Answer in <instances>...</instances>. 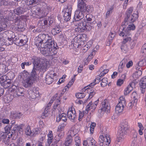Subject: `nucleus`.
<instances>
[{
	"instance_id": "12",
	"label": "nucleus",
	"mask_w": 146,
	"mask_h": 146,
	"mask_svg": "<svg viewBox=\"0 0 146 146\" xmlns=\"http://www.w3.org/2000/svg\"><path fill=\"white\" fill-rule=\"evenodd\" d=\"M99 101V100L98 99L93 103L92 101H91L87 106L86 110L88 111L90 110H90H92L91 111H94L96 108Z\"/></svg>"
},
{
	"instance_id": "38",
	"label": "nucleus",
	"mask_w": 146,
	"mask_h": 146,
	"mask_svg": "<svg viewBox=\"0 0 146 146\" xmlns=\"http://www.w3.org/2000/svg\"><path fill=\"white\" fill-rule=\"evenodd\" d=\"M141 53H142L144 57H146V43L144 44L141 48Z\"/></svg>"
},
{
	"instance_id": "8",
	"label": "nucleus",
	"mask_w": 146,
	"mask_h": 146,
	"mask_svg": "<svg viewBox=\"0 0 146 146\" xmlns=\"http://www.w3.org/2000/svg\"><path fill=\"white\" fill-rule=\"evenodd\" d=\"M74 24L76 26L80 27L82 29L86 31H90L92 27L89 25H88L86 22L84 20H80L74 23Z\"/></svg>"
},
{
	"instance_id": "51",
	"label": "nucleus",
	"mask_w": 146,
	"mask_h": 146,
	"mask_svg": "<svg viewBox=\"0 0 146 146\" xmlns=\"http://www.w3.org/2000/svg\"><path fill=\"white\" fill-rule=\"evenodd\" d=\"M54 21V19L53 18L48 17V21L49 23H48V27L51 26L53 23Z\"/></svg>"
},
{
	"instance_id": "30",
	"label": "nucleus",
	"mask_w": 146,
	"mask_h": 146,
	"mask_svg": "<svg viewBox=\"0 0 146 146\" xmlns=\"http://www.w3.org/2000/svg\"><path fill=\"white\" fill-rule=\"evenodd\" d=\"M35 94V93L33 90H28L27 96L33 99H35L36 98Z\"/></svg>"
},
{
	"instance_id": "19",
	"label": "nucleus",
	"mask_w": 146,
	"mask_h": 146,
	"mask_svg": "<svg viewBox=\"0 0 146 146\" xmlns=\"http://www.w3.org/2000/svg\"><path fill=\"white\" fill-rule=\"evenodd\" d=\"M72 133H73V131H71L70 132L71 134L68 135L67 137L65 142V146H69L71 144L72 141Z\"/></svg>"
},
{
	"instance_id": "37",
	"label": "nucleus",
	"mask_w": 146,
	"mask_h": 146,
	"mask_svg": "<svg viewBox=\"0 0 146 146\" xmlns=\"http://www.w3.org/2000/svg\"><path fill=\"white\" fill-rule=\"evenodd\" d=\"M64 20L66 21H69L71 19V14H70L69 13H64Z\"/></svg>"
},
{
	"instance_id": "43",
	"label": "nucleus",
	"mask_w": 146,
	"mask_h": 146,
	"mask_svg": "<svg viewBox=\"0 0 146 146\" xmlns=\"http://www.w3.org/2000/svg\"><path fill=\"white\" fill-rule=\"evenodd\" d=\"M76 97L78 99L84 98L86 96L85 94L82 93H78L75 94Z\"/></svg>"
},
{
	"instance_id": "59",
	"label": "nucleus",
	"mask_w": 146,
	"mask_h": 146,
	"mask_svg": "<svg viewBox=\"0 0 146 146\" xmlns=\"http://www.w3.org/2000/svg\"><path fill=\"white\" fill-rule=\"evenodd\" d=\"M14 39V38L13 37H11V38H7V40H8V44L6 43V45H11L12 44H13V40Z\"/></svg>"
},
{
	"instance_id": "61",
	"label": "nucleus",
	"mask_w": 146,
	"mask_h": 146,
	"mask_svg": "<svg viewBox=\"0 0 146 146\" xmlns=\"http://www.w3.org/2000/svg\"><path fill=\"white\" fill-rule=\"evenodd\" d=\"M124 80L121 79L118 80L117 82V86H121L123 83Z\"/></svg>"
},
{
	"instance_id": "25",
	"label": "nucleus",
	"mask_w": 146,
	"mask_h": 146,
	"mask_svg": "<svg viewBox=\"0 0 146 146\" xmlns=\"http://www.w3.org/2000/svg\"><path fill=\"white\" fill-rule=\"evenodd\" d=\"M8 24L7 22H1L0 24V32L6 30L8 26L7 24Z\"/></svg>"
},
{
	"instance_id": "55",
	"label": "nucleus",
	"mask_w": 146,
	"mask_h": 146,
	"mask_svg": "<svg viewBox=\"0 0 146 146\" xmlns=\"http://www.w3.org/2000/svg\"><path fill=\"white\" fill-rule=\"evenodd\" d=\"M37 143L35 141H32L31 142L27 143L26 146H36Z\"/></svg>"
},
{
	"instance_id": "10",
	"label": "nucleus",
	"mask_w": 146,
	"mask_h": 146,
	"mask_svg": "<svg viewBox=\"0 0 146 146\" xmlns=\"http://www.w3.org/2000/svg\"><path fill=\"white\" fill-rule=\"evenodd\" d=\"M78 9L74 12L73 22L74 23L76 21L81 20L84 17V12L82 11L78 7H77Z\"/></svg>"
},
{
	"instance_id": "41",
	"label": "nucleus",
	"mask_w": 146,
	"mask_h": 146,
	"mask_svg": "<svg viewBox=\"0 0 146 146\" xmlns=\"http://www.w3.org/2000/svg\"><path fill=\"white\" fill-rule=\"evenodd\" d=\"M21 2L28 6L33 5L34 4L32 0H22Z\"/></svg>"
},
{
	"instance_id": "44",
	"label": "nucleus",
	"mask_w": 146,
	"mask_h": 146,
	"mask_svg": "<svg viewBox=\"0 0 146 146\" xmlns=\"http://www.w3.org/2000/svg\"><path fill=\"white\" fill-rule=\"evenodd\" d=\"M6 66L5 65H0V74H5L6 73Z\"/></svg>"
},
{
	"instance_id": "33",
	"label": "nucleus",
	"mask_w": 146,
	"mask_h": 146,
	"mask_svg": "<svg viewBox=\"0 0 146 146\" xmlns=\"http://www.w3.org/2000/svg\"><path fill=\"white\" fill-rule=\"evenodd\" d=\"M60 99H57L56 100L53 107V111L55 110L56 109H57L58 106L60 105Z\"/></svg>"
},
{
	"instance_id": "1",
	"label": "nucleus",
	"mask_w": 146,
	"mask_h": 146,
	"mask_svg": "<svg viewBox=\"0 0 146 146\" xmlns=\"http://www.w3.org/2000/svg\"><path fill=\"white\" fill-rule=\"evenodd\" d=\"M41 59V58L36 56H33L29 59L33 64V68L30 73L26 70H24L22 72L23 76L25 78L23 84L25 87H30L38 77L39 74L41 76L46 71L47 64L42 62L40 63Z\"/></svg>"
},
{
	"instance_id": "36",
	"label": "nucleus",
	"mask_w": 146,
	"mask_h": 146,
	"mask_svg": "<svg viewBox=\"0 0 146 146\" xmlns=\"http://www.w3.org/2000/svg\"><path fill=\"white\" fill-rule=\"evenodd\" d=\"M8 15L6 17L7 19L9 21H13L15 15L13 13H9V11H8Z\"/></svg>"
},
{
	"instance_id": "3",
	"label": "nucleus",
	"mask_w": 146,
	"mask_h": 146,
	"mask_svg": "<svg viewBox=\"0 0 146 146\" xmlns=\"http://www.w3.org/2000/svg\"><path fill=\"white\" fill-rule=\"evenodd\" d=\"M40 46L41 48V53L44 56H51L52 58H57L56 56L59 48L56 42L40 44Z\"/></svg>"
},
{
	"instance_id": "14",
	"label": "nucleus",
	"mask_w": 146,
	"mask_h": 146,
	"mask_svg": "<svg viewBox=\"0 0 146 146\" xmlns=\"http://www.w3.org/2000/svg\"><path fill=\"white\" fill-rule=\"evenodd\" d=\"M139 86L141 93L143 94L145 92L146 88V76L142 78L139 83Z\"/></svg>"
},
{
	"instance_id": "9",
	"label": "nucleus",
	"mask_w": 146,
	"mask_h": 146,
	"mask_svg": "<svg viewBox=\"0 0 146 146\" xmlns=\"http://www.w3.org/2000/svg\"><path fill=\"white\" fill-rule=\"evenodd\" d=\"M129 129V127L127 122L122 123L118 131V135L124 136L127 133Z\"/></svg>"
},
{
	"instance_id": "52",
	"label": "nucleus",
	"mask_w": 146,
	"mask_h": 146,
	"mask_svg": "<svg viewBox=\"0 0 146 146\" xmlns=\"http://www.w3.org/2000/svg\"><path fill=\"white\" fill-rule=\"evenodd\" d=\"M131 135L132 137L134 138V139H135V138H137V133L135 130H133L131 131Z\"/></svg>"
},
{
	"instance_id": "17",
	"label": "nucleus",
	"mask_w": 146,
	"mask_h": 146,
	"mask_svg": "<svg viewBox=\"0 0 146 146\" xmlns=\"http://www.w3.org/2000/svg\"><path fill=\"white\" fill-rule=\"evenodd\" d=\"M87 5L84 6V7H82V8L80 7V8L82 9V11L85 13L86 11L88 13H91L94 10V8L93 7L90 5H88L86 6Z\"/></svg>"
},
{
	"instance_id": "2",
	"label": "nucleus",
	"mask_w": 146,
	"mask_h": 146,
	"mask_svg": "<svg viewBox=\"0 0 146 146\" xmlns=\"http://www.w3.org/2000/svg\"><path fill=\"white\" fill-rule=\"evenodd\" d=\"M133 10V7H131L129 8L126 11L124 21L122 22L121 26L123 27L122 31L119 34L120 36L125 37L124 38L122 42L123 44H125L127 42L130 41L131 38L129 36L131 30H134L135 26L133 24H131L128 25L126 28V26L128 25V22L133 23L138 18L139 16L137 11L136 13H133L131 17Z\"/></svg>"
},
{
	"instance_id": "22",
	"label": "nucleus",
	"mask_w": 146,
	"mask_h": 146,
	"mask_svg": "<svg viewBox=\"0 0 146 146\" xmlns=\"http://www.w3.org/2000/svg\"><path fill=\"white\" fill-rule=\"evenodd\" d=\"M88 0H78L77 7L79 8L84 7L86 5V3Z\"/></svg>"
},
{
	"instance_id": "48",
	"label": "nucleus",
	"mask_w": 146,
	"mask_h": 146,
	"mask_svg": "<svg viewBox=\"0 0 146 146\" xmlns=\"http://www.w3.org/2000/svg\"><path fill=\"white\" fill-rule=\"evenodd\" d=\"M138 64H139L141 67L145 66L146 65V59H143L140 60L138 62Z\"/></svg>"
},
{
	"instance_id": "58",
	"label": "nucleus",
	"mask_w": 146,
	"mask_h": 146,
	"mask_svg": "<svg viewBox=\"0 0 146 146\" xmlns=\"http://www.w3.org/2000/svg\"><path fill=\"white\" fill-rule=\"evenodd\" d=\"M7 79V76L5 75H3L1 76L0 77V82H1H1H3L5 80H6Z\"/></svg>"
},
{
	"instance_id": "45",
	"label": "nucleus",
	"mask_w": 146,
	"mask_h": 146,
	"mask_svg": "<svg viewBox=\"0 0 146 146\" xmlns=\"http://www.w3.org/2000/svg\"><path fill=\"white\" fill-rule=\"evenodd\" d=\"M53 30H54V32H55L56 34L59 33L61 31L60 27L59 25H56Z\"/></svg>"
},
{
	"instance_id": "31",
	"label": "nucleus",
	"mask_w": 146,
	"mask_h": 146,
	"mask_svg": "<svg viewBox=\"0 0 146 146\" xmlns=\"http://www.w3.org/2000/svg\"><path fill=\"white\" fill-rule=\"evenodd\" d=\"M50 108L49 107H48L46 106L44 109V111L43 112L42 115L41 116L42 118L43 119L45 118L47 116H48L47 115V113L49 111V110Z\"/></svg>"
},
{
	"instance_id": "64",
	"label": "nucleus",
	"mask_w": 146,
	"mask_h": 146,
	"mask_svg": "<svg viewBox=\"0 0 146 146\" xmlns=\"http://www.w3.org/2000/svg\"><path fill=\"white\" fill-rule=\"evenodd\" d=\"M75 31L76 32L82 33L83 32L84 30L82 29L81 28H80V27H78L75 28Z\"/></svg>"
},
{
	"instance_id": "21",
	"label": "nucleus",
	"mask_w": 146,
	"mask_h": 146,
	"mask_svg": "<svg viewBox=\"0 0 146 146\" xmlns=\"http://www.w3.org/2000/svg\"><path fill=\"white\" fill-rule=\"evenodd\" d=\"M15 93H16L18 96H23L25 94L23 88L18 87L17 89L15 91Z\"/></svg>"
},
{
	"instance_id": "42",
	"label": "nucleus",
	"mask_w": 146,
	"mask_h": 146,
	"mask_svg": "<svg viewBox=\"0 0 146 146\" xmlns=\"http://www.w3.org/2000/svg\"><path fill=\"white\" fill-rule=\"evenodd\" d=\"M113 6L111 7L109 10L107 11L106 14V19L108 18L110 15V14L111 13L113 12Z\"/></svg>"
},
{
	"instance_id": "15",
	"label": "nucleus",
	"mask_w": 146,
	"mask_h": 146,
	"mask_svg": "<svg viewBox=\"0 0 146 146\" xmlns=\"http://www.w3.org/2000/svg\"><path fill=\"white\" fill-rule=\"evenodd\" d=\"M64 134V133L60 132L58 135H56L53 138V142L54 143L58 142L59 145H60V144H62V141L60 140V139L63 137Z\"/></svg>"
},
{
	"instance_id": "27",
	"label": "nucleus",
	"mask_w": 146,
	"mask_h": 146,
	"mask_svg": "<svg viewBox=\"0 0 146 146\" xmlns=\"http://www.w3.org/2000/svg\"><path fill=\"white\" fill-rule=\"evenodd\" d=\"M29 60L28 61H25L21 64V66L22 69H25V66H29L31 65L32 63Z\"/></svg>"
},
{
	"instance_id": "53",
	"label": "nucleus",
	"mask_w": 146,
	"mask_h": 146,
	"mask_svg": "<svg viewBox=\"0 0 146 146\" xmlns=\"http://www.w3.org/2000/svg\"><path fill=\"white\" fill-rule=\"evenodd\" d=\"M6 133L2 131H0V138H1V139H4L6 138L7 136L6 135Z\"/></svg>"
},
{
	"instance_id": "34",
	"label": "nucleus",
	"mask_w": 146,
	"mask_h": 146,
	"mask_svg": "<svg viewBox=\"0 0 146 146\" xmlns=\"http://www.w3.org/2000/svg\"><path fill=\"white\" fill-rule=\"evenodd\" d=\"M133 100H132L131 101L129 102L128 104L126 105V107L127 109H132L134 106H136L137 103L135 104L133 103Z\"/></svg>"
},
{
	"instance_id": "6",
	"label": "nucleus",
	"mask_w": 146,
	"mask_h": 146,
	"mask_svg": "<svg viewBox=\"0 0 146 146\" xmlns=\"http://www.w3.org/2000/svg\"><path fill=\"white\" fill-rule=\"evenodd\" d=\"M87 40V36L86 34L78 35L74 39V43H73V46L75 48H78L79 46L83 45L84 43V42Z\"/></svg>"
},
{
	"instance_id": "50",
	"label": "nucleus",
	"mask_w": 146,
	"mask_h": 146,
	"mask_svg": "<svg viewBox=\"0 0 146 146\" xmlns=\"http://www.w3.org/2000/svg\"><path fill=\"white\" fill-rule=\"evenodd\" d=\"M9 3L7 0H0V6L2 5H8Z\"/></svg>"
},
{
	"instance_id": "23",
	"label": "nucleus",
	"mask_w": 146,
	"mask_h": 146,
	"mask_svg": "<svg viewBox=\"0 0 146 146\" xmlns=\"http://www.w3.org/2000/svg\"><path fill=\"white\" fill-rule=\"evenodd\" d=\"M45 80H46V84H50L53 82L54 79L52 78V76H49V75H47L46 76Z\"/></svg>"
},
{
	"instance_id": "18",
	"label": "nucleus",
	"mask_w": 146,
	"mask_h": 146,
	"mask_svg": "<svg viewBox=\"0 0 146 146\" xmlns=\"http://www.w3.org/2000/svg\"><path fill=\"white\" fill-rule=\"evenodd\" d=\"M23 114L21 112H11L10 118L14 119H20Z\"/></svg>"
},
{
	"instance_id": "60",
	"label": "nucleus",
	"mask_w": 146,
	"mask_h": 146,
	"mask_svg": "<svg viewBox=\"0 0 146 146\" xmlns=\"http://www.w3.org/2000/svg\"><path fill=\"white\" fill-rule=\"evenodd\" d=\"M75 144H80V139L79 137L77 135L75 139Z\"/></svg>"
},
{
	"instance_id": "47",
	"label": "nucleus",
	"mask_w": 146,
	"mask_h": 146,
	"mask_svg": "<svg viewBox=\"0 0 146 146\" xmlns=\"http://www.w3.org/2000/svg\"><path fill=\"white\" fill-rule=\"evenodd\" d=\"M124 138V136H120V135H118V136H117V137L115 142L119 143H121V142L122 141Z\"/></svg>"
},
{
	"instance_id": "63",
	"label": "nucleus",
	"mask_w": 146,
	"mask_h": 146,
	"mask_svg": "<svg viewBox=\"0 0 146 146\" xmlns=\"http://www.w3.org/2000/svg\"><path fill=\"white\" fill-rule=\"evenodd\" d=\"M74 81V79H73V78H72L70 81L68 82V84L66 86V87H68H68H69L70 88L71 86L72 85Z\"/></svg>"
},
{
	"instance_id": "4",
	"label": "nucleus",
	"mask_w": 146,
	"mask_h": 146,
	"mask_svg": "<svg viewBox=\"0 0 146 146\" xmlns=\"http://www.w3.org/2000/svg\"><path fill=\"white\" fill-rule=\"evenodd\" d=\"M36 45L39 46L40 44H46L52 43L54 42L53 38L48 34H40L36 38Z\"/></svg>"
},
{
	"instance_id": "32",
	"label": "nucleus",
	"mask_w": 146,
	"mask_h": 146,
	"mask_svg": "<svg viewBox=\"0 0 146 146\" xmlns=\"http://www.w3.org/2000/svg\"><path fill=\"white\" fill-rule=\"evenodd\" d=\"M72 7L71 5H68L66 8L65 10L62 11V13H69L70 14H71L72 10Z\"/></svg>"
},
{
	"instance_id": "62",
	"label": "nucleus",
	"mask_w": 146,
	"mask_h": 146,
	"mask_svg": "<svg viewBox=\"0 0 146 146\" xmlns=\"http://www.w3.org/2000/svg\"><path fill=\"white\" fill-rule=\"evenodd\" d=\"M86 139L88 143V145L89 144L90 145V143H91L93 141V142H94V139L92 137L88 138Z\"/></svg>"
},
{
	"instance_id": "24",
	"label": "nucleus",
	"mask_w": 146,
	"mask_h": 146,
	"mask_svg": "<svg viewBox=\"0 0 146 146\" xmlns=\"http://www.w3.org/2000/svg\"><path fill=\"white\" fill-rule=\"evenodd\" d=\"M27 42H25V41H23V40L21 39L20 38L19 40H15L14 41V44L17 46H24V45Z\"/></svg>"
},
{
	"instance_id": "11",
	"label": "nucleus",
	"mask_w": 146,
	"mask_h": 146,
	"mask_svg": "<svg viewBox=\"0 0 146 146\" xmlns=\"http://www.w3.org/2000/svg\"><path fill=\"white\" fill-rule=\"evenodd\" d=\"M30 7H29L19 6L14 9L13 10V12L15 14L19 15L27 12L28 10L30 9Z\"/></svg>"
},
{
	"instance_id": "5",
	"label": "nucleus",
	"mask_w": 146,
	"mask_h": 146,
	"mask_svg": "<svg viewBox=\"0 0 146 146\" xmlns=\"http://www.w3.org/2000/svg\"><path fill=\"white\" fill-rule=\"evenodd\" d=\"M15 123V120H12L10 123L11 125L9 127L6 126L5 129H7V130L8 129L11 130L12 131V133L15 134V135H18L19 134H22L23 131V125H18Z\"/></svg>"
},
{
	"instance_id": "13",
	"label": "nucleus",
	"mask_w": 146,
	"mask_h": 146,
	"mask_svg": "<svg viewBox=\"0 0 146 146\" xmlns=\"http://www.w3.org/2000/svg\"><path fill=\"white\" fill-rule=\"evenodd\" d=\"M86 19L87 21L86 22L91 27L94 24L96 23V21H95V17L91 14L87 15L86 16Z\"/></svg>"
},
{
	"instance_id": "16",
	"label": "nucleus",
	"mask_w": 146,
	"mask_h": 146,
	"mask_svg": "<svg viewBox=\"0 0 146 146\" xmlns=\"http://www.w3.org/2000/svg\"><path fill=\"white\" fill-rule=\"evenodd\" d=\"M102 107L100 108L102 111L109 112L110 109V104L108 103H107L105 101L102 102Z\"/></svg>"
},
{
	"instance_id": "40",
	"label": "nucleus",
	"mask_w": 146,
	"mask_h": 146,
	"mask_svg": "<svg viewBox=\"0 0 146 146\" xmlns=\"http://www.w3.org/2000/svg\"><path fill=\"white\" fill-rule=\"evenodd\" d=\"M10 138L9 137H7V136L3 140V141L5 144L7 145H9L11 143L13 142H10Z\"/></svg>"
},
{
	"instance_id": "28",
	"label": "nucleus",
	"mask_w": 146,
	"mask_h": 146,
	"mask_svg": "<svg viewBox=\"0 0 146 146\" xmlns=\"http://www.w3.org/2000/svg\"><path fill=\"white\" fill-rule=\"evenodd\" d=\"M137 95V94L136 91H134L132 92L131 95V97L133 98L132 100H133V103H135V104L137 103L138 101Z\"/></svg>"
},
{
	"instance_id": "57",
	"label": "nucleus",
	"mask_w": 146,
	"mask_h": 146,
	"mask_svg": "<svg viewBox=\"0 0 146 146\" xmlns=\"http://www.w3.org/2000/svg\"><path fill=\"white\" fill-rule=\"evenodd\" d=\"M41 131V129L40 128L35 129L33 131L34 134L35 135L39 134V133H40Z\"/></svg>"
},
{
	"instance_id": "49",
	"label": "nucleus",
	"mask_w": 146,
	"mask_h": 146,
	"mask_svg": "<svg viewBox=\"0 0 146 146\" xmlns=\"http://www.w3.org/2000/svg\"><path fill=\"white\" fill-rule=\"evenodd\" d=\"M17 145L19 146H22L23 143V141L21 137H19L17 140Z\"/></svg>"
},
{
	"instance_id": "56",
	"label": "nucleus",
	"mask_w": 146,
	"mask_h": 146,
	"mask_svg": "<svg viewBox=\"0 0 146 146\" xmlns=\"http://www.w3.org/2000/svg\"><path fill=\"white\" fill-rule=\"evenodd\" d=\"M79 113L78 120L79 121H80L83 118V117L84 116V111H83L82 112L80 111H79Z\"/></svg>"
},
{
	"instance_id": "54",
	"label": "nucleus",
	"mask_w": 146,
	"mask_h": 146,
	"mask_svg": "<svg viewBox=\"0 0 146 146\" xmlns=\"http://www.w3.org/2000/svg\"><path fill=\"white\" fill-rule=\"evenodd\" d=\"M48 138L47 139L48 143H51L52 142V140H53V138H52L53 135L52 134H48Z\"/></svg>"
},
{
	"instance_id": "39",
	"label": "nucleus",
	"mask_w": 146,
	"mask_h": 146,
	"mask_svg": "<svg viewBox=\"0 0 146 146\" xmlns=\"http://www.w3.org/2000/svg\"><path fill=\"white\" fill-rule=\"evenodd\" d=\"M96 52L97 51L95 50L94 51H92L86 59L89 61H90L93 58V56L95 55Z\"/></svg>"
},
{
	"instance_id": "46",
	"label": "nucleus",
	"mask_w": 146,
	"mask_h": 146,
	"mask_svg": "<svg viewBox=\"0 0 146 146\" xmlns=\"http://www.w3.org/2000/svg\"><path fill=\"white\" fill-rule=\"evenodd\" d=\"M66 125V123H62L61 125H60L58 127L57 129V131L59 132L60 131H62L65 127Z\"/></svg>"
},
{
	"instance_id": "20",
	"label": "nucleus",
	"mask_w": 146,
	"mask_h": 146,
	"mask_svg": "<svg viewBox=\"0 0 146 146\" xmlns=\"http://www.w3.org/2000/svg\"><path fill=\"white\" fill-rule=\"evenodd\" d=\"M12 84L11 79H8L5 80L3 82H1V85L3 86L5 88H7L11 86Z\"/></svg>"
},
{
	"instance_id": "26",
	"label": "nucleus",
	"mask_w": 146,
	"mask_h": 146,
	"mask_svg": "<svg viewBox=\"0 0 146 146\" xmlns=\"http://www.w3.org/2000/svg\"><path fill=\"white\" fill-rule=\"evenodd\" d=\"M39 23H40V25L42 26V28H44L45 26L46 27H48V20L46 19L45 18L40 21Z\"/></svg>"
},
{
	"instance_id": "29",
	"label": "nucleus",
	"mask_w": 146,
	"mask_h": 146,
	"mask_svg": "<svg viewBox=\"0 0 146 146\" xmlns=\"http://www.w3.org/2000/svg\"><path fill=\"white\" fill-rule=\"evenodd\" d=\"M67 115L72 122L74 121V119L76 116L75 114H73V115H72V114L71 113L70 111H68Z\"/></svg>"
},
{
	"instance_id": "35",
	"label": "nucleus",
	"mask_w": 146,
	"mask_h": 146,
	"mask_svg": "<svg viewBox=\"0 0 146 146\" xmlns=\"http://www.w3.org/2000/svg\"><path fill=\"white\" fill-rule=\"evenodd\" d=\"M108 83V79L107 78H103L101 81V85L102 87L106 86Z\"/></svg>"
},
{
	"instance_id": "7",
	"label": "nucleus",
	"mask_w": 146,
	"mask_h": 146,
	"mask_svg": "<svg viewBox=\"0 0 146 146\" xmlns=\"http://www.w3.org/2000/svg\"><path fill=\"white\" fill-rule=\"evenodd\" d=\"M126 101L125 98L121 97L119 99V102L115 106V110L117 113L123 112L125 106H126Z\"/></svg>"
}]
</instances>
